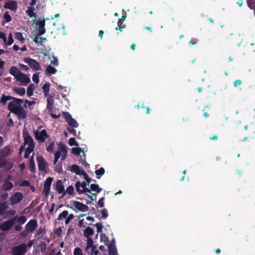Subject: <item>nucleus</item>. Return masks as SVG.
I'll use <instances>...</instances> for the list:
<instances>
[{
	"label": "nucleus",
	"mask_w": 255,
	"mask_h": 255,
	"mask_svg": "<svg viewBox=\"0 0 255 255\" xmlns=\"http://www.w3.org/2000/svg\"><path fill=\"white\" fill-rule=\"evenodd\" d=\"M10 148L7 147L3 148L0 151V155L2 156H6L10 153Z\"/></svg>",
	"instance_id": "f704fd0d"
},
{
	"label": "nucleus",
	"mask_w": 255,
	"mask_h": 255,
	"mask_svg": "<svg viewBox=\"0 0 255 255\" xmlns=\"http://www.w3.org/2000/svg\"><path fill=\"white\" fill-rule=\"evenodd\" d=\"M92 253L91 255H98L99 251L96 250V247L92 248V250L91 251Z\"/></svg>",
	"instance_id": "680f3d73"
},
{
	"label": "nucleus",
	"mask_w": 255,
	"mask_h": 255,
	"mask_svg": "<svg viewBox=\"0 0 255 255\" xmlns=\"http://www.w3.org/2000/svg\"><path fill=\"white\" fill-rule=\"evenodd\" d=\"M4 62L1 61L0 59V76H1L2 74V71H3V65H4Z\"/></svg>",
	"instance_id": "052dcab7"
},
{
	"label": "nucleus",
	"mask_w": 255,
	"mask_h": 255,
	"mask_svg": "<svg viewBox=\"0 0 255 255\" xmlns=\"http://www.w3.org/2000/svg\"><path fill=\"white\" fill-rule=\"evenodd\" d=\"M25 62L27 63L33 70L37 71L39 70L40 65L36 60L31 58H27L25 59Z\"/></svg>",
	"instance_id": "a211bd4d"
},
{
	"label": "nucleus",
	"mask_w": 255,
	"mask_h": 255,
	"mask_svg": "<svg viewBox=\"0 0 255 255\" xmlns=\"http://www.w3.org/2000/svg\"><path fill=\"white\" fill-rule=\"evenodd\" d=\"M69 144L70 146H78V143L76 142L75 140V138L74 137L70 138L69 140Z\"/></svg>",
	"instance_id": "8fccbe9b"
},
{
	"label": "nucleus",
	"mask_w": 255,
	"mask_h": 255,
	"mask_svg": "<svg viewBox=\"0 0 255 255\" xmlns=\"http://www.w3.org/2000/svg\"><path fill=\"white\" fill-rule=\"evenodd\" d=\"M4 8L15 11L17 8V2L13 0H8L4 5Z\"/></svg>",
	"instance_id": "6ab92c4d"
},
{
	"label": "nucleus",
	"mask_w": 255,
	"mask_h": 255,
	"mask_svg": "<svg viewBox=\"0 0 255 255\" xmlns=\"http://www.w3.org/2000/svg\"><path fill=\"white\" fill-rule=\"evenodd\" d=\"M41 35H42L37 34L33 39L34 42H35L38 46H42L46 41V38L41 37Z\"/></svg>",
	"instance_id": "b1692460"
},
{
	"label": "nucleus",
	"mask_w": 255,
	"mask_h": 255,
	"mask_svg": "<svg viewBox=\"0 0 255 255\" xmlns=\"http://www.w3.org/2000/svg\"><path fill=\"white\" fill-rule=\"evenodd\" d=\"M72 172L75 173L77 175H83L84 179L88 183L91 182V179L89 177L87 174L80 167L77 165H73L70 167L69 169Z\"/></svg>",
	"instance_id": "39448f33"
},
{
	"label": "nucleus",
	"mask_w": 255,
	"mask_h": 255,
	"mask_svg": "<svg viewBox=\"0 0 255 255\" xmlns=\"http://www.w3.org/2000/svg\"><path fill=\"white\" fill-rule=\"evenodd\" d=\"M72 152L74 154L78 155H80L81 153H82L83 155L84 156V159L82 160V163L84 165L87 164V163L85 161V153L81 148H79V147L78 148H76V147L72 148Z\"/></svg>",
	"instance_id": "5701e85b"
},
{
	"label": "nucleus",
	"mask_w": 255,
	"mask_h": 255,
	"mask_svg": "<svg viewBox=\"0 0 255 255\" xmlns=\"http://www.w3.org/2000/svg\"><path fill=\"white\" fill-rule=\"evenodd\" d=\"M15 38L18 40L20 43H24L25 41V38L23 37L22 33L16 32L15 33Z\"/></svg>",
	"instance_id": "7c9ffc66"
},
{
	"label": "nucleus",
	"mask_w": 255,
	"mask_h": 255,
	"mask_svg": "<svg viewBox=\"0 0 255 255\" xmlns=\"http://www.w3.org/2000/svg\"><path fill=\"white\" fill-rule=\"evenodd\" d=\"M32 81L35 83L36 84H38L39 80V74L37 73H34L32 76Z\"/></svg>",
	"instance_id": "49530a36"
},
{
	"label": "nucleus",
	"mask_w": 255,
	"mask_h": 255,
	"mask_svg": "<svg viewBox=\"0 0 255 255\" xmlns=\"http://www.w3.org/2000/svg\"><path fill=\"white\" fill-rule=\"evenodd\" d=\"M17 217L15 216L9 220L4 222L0 226V228L3 231L9 230L11 227L16 223Z\"/></svg>",
	"instance_id": "9b49d317"
},
{
	"label": "nucleus",
	"mask_w": 255,
	"mask_h": 255,
	"mask_svg": "<svg viewBox=\"0 0 255 255\" xmlns=\"http://www.w3.org/2000/svg\"><path fill=\"white\" fill-rule=\"evenodd\" d=\"M0 38L2 39L3 42L6 41V37L4 33L0 32Z\"/></svg>",
	"instance_id": "e2e57ef3"
},
{
	"label": "nucleus",
	"mask_w": 255,
	"mask_h": 255,
	"mask_svg": "<svg viewBox=\"0 0 255 255\" xmlns=\"http://www.w3.org/2000/svg\"><path fill=\"white\" fill-rule=\"evenodd\" d=\"M97 232L101 233L102 231L103 225L101 223H97L95 224Z\"/></svg>",
	"instance_id": "5fc2aeb1"
},
{
	"label": "nucleus",
	"mask_w": 255,
	"mask_h": 255,
	"mask_svg": "<svg viewBox=\"0 0 255 255\" xmlns=\"http://www.w3.org/2000/svg\"><path fill=\"white\" fill-rule=\"evenodd\" d=\"M29 185V182L28 181L25 180L20 184L21 186H28Z\"/></svg>",
	"instance_id": "774afa93"
},
{
	"label": "nucleus",
	"mask_w": 255,
	"mask_h": 255,
	"mask_svg": "<svg viewBox=\"0 0 255 255\" xmlns=\"http://www.w3.org/2000/svg\"><path fill=\"white\" fill-rule=\"evenodd\" d=\"M55 166V171L58 173H61L62 171V164L61 163H58V164H56Z\"/></svg>",
	"instance_id": "09e8293b"
},
{
	"label": "nucleus",
	"mask_w": 255,
	"mask_h": 255,
	"mask_svg": "<svg viewBox=\"0 0 255 255\" xmlns=\"http://www.w3.org/2000/svg\"><path fill=\"white\" fill-rule=\"evenodd\" d=\"M23 198L22 193L19 192H15L12 196L9 198L10 204L11 205L17 204L20 203Z\"/></svg>",
	"instance_id": "9d476101"
},
{
	"label": "nucleus",
	"mask_w": 255,
	"mask_h": 255,
	"mask_svg": "<svg viewBox=\"0 0 255 255\" xmlns=\"http://www.w3.org/2000/svg\"><path fill=\"white\" fill-rule=\"evenodd\" d=\"M33 154L32 155L30 161V168L31 171H33L34 169V162L33 159Z\"/></svg>",
	"instance_id": "13d9d810"
},
{
	"label": "nucleus",
	"mask_w": 255,
	"mask_h": 255,
	"mask_svg": "<svg viewBox=\"0 0 255 255\" xmlns=\"http://www.w3.org/2000/svg\"><path fill=\"white\" fill-rule=\"evenodd\" d=\"M67 129L69 131V132H70V133H73L74 135H76V130L74 129L71 128H67Z\"/></svg>",
	"instance_id": "338daca9"
},
{
	"label": "nucleus",
	"mask_w": 255,
	"mask_h": 255,
	"mask_svg": "<svg viewBox=\"0 0 255 255\" xmlns=\"http://www.w3.org/2000/svg\"><path fill=\"white\" fill-rule=\"evenodd\" d=\"M52 178L48 177L44 183L43 193L45 196H47L49 193L50 187L52 182Z\"/></svg>",
	"instance_id": "aec40b11"
},
{
	"label": "nucleus",
	"mask_w": 255,
	"mask_h": 255,
	"mask_svg": "<svg viewBox=\"0 0 255 255\" xmlns=\"http://www.w3.org/2000/svg\"><path fill=\"white\" fill-rule=\"evenodd\" d=\"M57 72V69L51 66V65H48L45 71V74L47 76H49L51 75L56 74Z\"/></svg>",
	"instance_id": "393cba45"
},
{
	"label": "nucleus",
	"mask_w": 255,
	"mask_h": 255,
	"mask_svg": "<svg viewBox=\"0 0 255 255\" xmlns=\"http://www.w3.org/2000/svg\"><path fill=\"white\" fill-rule=\"evenodd\" d=\"M54 102V98L53 96H50L47 98V109L49 110H51L53 107V104Z\"/></svg>",
	"instance_id": "c85d7f7f"
},
{
	"label": "nucleus",
	"mask_w": 255,
	"mask_h": 255,
	"mask_svg": "<svg viewBox=\"0 0 255 255\" xmlns=\"http://www.w3.org/2000/svg\"><path fill=\"white\" fill-rule=\"evenodd\" d=\"M95 246H93V240L92 239H88L87 240V246L85 249V252L86 253H89V251L92 250L93 248H95Z\"/></svg>",
	"instance_id": "a878e982"
},
{
	"label": "nucleus",
	"mask_w": 255,
	"mask_h": 255,
	"mask_svg": "<svg viewBox=\"0 0 255 255\" xmlns=\"http://www.w3.org/2000/svg\"><path fill=\"white\" fill-rule=\"evenodd\" d=\"M9 73L23 86H26L30 82L29 77L26 74L22 73L17 67L13 66L10 68Z\"/></svg>",
	"instance_id": "f03ea898"
},
{
	"label": "nucleus",
	"mask_w": 255,
	"mask_h": 255,
	"mask_svg": "<svg viewBox=\"0 0 255 255\" xmlns=\"http://www.w3.org/2000/svg\"><path fill=\"white\" fill-rule=\"evenodd\" d=\"M13 184L11 182L6 180L4 182L3 185V189L5 190H9L13 187Z\"/></svg>",
	"instance_id": "2f4dec72"
},
{
	"label": "nucleus",
	"mask_w": 255,
	"mask_h": 255,
	"mask_svg": "<svg viewBox=\"0 0 255 255\" xmlns=\"http://www.w3.org/2000/svg\"><path fill=\"white\" fill-rule=\"evenodd\" d=\"M50 60L51 64H53L54 66L57 67L58 65L59 62L56 57L53 56L50 58Z\"/></svg>",
	"instance_id": "79ce46f5"
},
{
	"label": "nucleus",
	"mask_w": 255,
	"mask_h": 255,
	"mask_svg": "<svg viewBox=\"0 0 255 255\" xmlns=\"http://www.w3.org/2000/svg\"><path fill=\"white\" fill-rule=\"evenodd\" d=\"M90 191L95 192L91 195H88V197L92 200H94L96 198L97 194L102 191V188H100L98 184H92L90 186Z\"/></svg>",
	"instance_id": "ddd939ff"
},
{
	"label": "nucleus",
	"mask_w": 255,
	"mask_h": 255,
	"mask_svg": "<svg viewBox=\"0 0 255 255\" xmlns=\"http://www.w3.org/2000/svg\"><path fill=\"white\" fill-rule=\"evenodd\" d=\"M36 25L38 26V34L43 35L45 33L46 30L44 27L45 25V20L44 19L39 18L36 23Z\"/></svg>",
	"instance_id": "dca6fc26"
},
{
	"label": "nucleus",
	"mask_w": 255,
	"mask_h": 255,
	"mask_svg": "<svg viewBox=\"0 0 255 255\" xmlns=\"http://www.w3.org/2000/svg\"><path fill=\"white\" fill-rule=\"evenodd\" d=\"M57 89L60 92L63 98L67 96L69 94V89L67 87H63L57 84Z\"/></svg>",
	"instance_id": "412c9836"
},
{
	"label": "nucleus",
	"mask_w": 255,
	"mask_h": 255,
	"mask_svg": "<svg viewBox=\"0 0 255 255\" xmlns=\"http://www.w3.org/2000/svg\"><path fill=\"white\" fill-rule=\"evenodd\" d=\"M37 222L36 220L32 219L30 220L25 225V229L29 231V233H32L37 228Z\"/></svg>",
	"instance_id": "f3484780"
},
{
	"label": "nucleus",
	"mask_w": 255,
	"mask_h": 255,
	"mask_svg": "<svg viewBox=\"0 0 255 255\" xmlns=\"http://www.w3.org/2000/svg\"><path fill=\"white\" fill-rule=\"evenodd\" d=\"M50 84L48 82H46L42 86V89L43 91H49Z\"/></svg>",
	"instance_id": "864d4df0"
},
{
	"label": "nucleus",
	"mask_w": 255,
	"mask_h": 255,
	"mask_svg": "<svg viewBox=\"0 0 255 255\" xmlns=\"http://www.w3.org/2000/svg\"><path fill=\"white\" fill-rule=\"evenodd\" d=\"M35 89V87L34 84H30L27 88V94L28 96L30 97L33 95V91Z\"/></svg>",
	"instance_id": "473e14b6"
},
{
	"label": "nucleus",
	"mask_w": 255,
	"mask_h": 255,
	"mask_svg": "<svg viewBox=\"0 0 255 255\" xmlns=\"http://www.w3.org/2000/svg\"><path fill=\"white\" fill-rule=\"evenodd\" d=\"M37 161L39 169L41 171L46 172L48 166L47 162L45 159L41 156H38L37 157Z\"/></svg>",
	"instance_id": "f8f14e48"
},
{
	"label": "nucleus",
	"mask_w": 255,
	"mask_h": 255,
	"mask_svg": "<svg viewBox=\"0 0 255 255\" xmlns=\"http://www.w3.org/2000/svg\"><path fill=\"white\" fill-rule=\"evenodd\" d=\"M3 42L7 46L10 45H11L13 43V39L12 34L11 33H9L8 34V39L7 40L6 39V41L5 42Z\"/></svg>",
	"instance_id": "e433bc0d"
},
{
	"label": "nucleus",
	"mask_w": 255,
	"mask_h": 255,
	"mask_svg": "<svg viewBox=\"0 0 255 255\" xmlns=\"http://www.w3.org/2000/svg\"><path fill=\"white\" fill-rule=\"evenodd\" d=\"M56 190L59 194H62V196L65 195V189L63 182L61 180H59L57 181L56 185Z\"/></svg>",
	"instance_id": "4be33fe9"
},
{
	"label": "nucleus",
	"mask_w": 255,
	"mask_h": 255,
	"mask_svg": "<svg viewBox=\"0 0 255 255\" xmlns=\"http://www.w3.org/2000/svg\"><path fill=\"white\" fill-rule=\"evenodd\" d=\"M35 138L40 142H44L46 138L48 137V135L45 129H37L34 131Z\"/></svg>",
	"instance_id": "6e6552de"
},
{
	"label": "nucleus",
	"mask_w": 255,
	"mask_h": 255,
	"mask_svg": "<svg viewBox=\"0 0 255 255\" xmlns=\"http://www.w3.org/2000/svg\"><path fill=\"white\" fill-rule=\"evenodd\" d=\"M3 18L4 19V21L5 22H8L11 21V17L10 14H9L8 11H6L3 14Z\"/></svg>",
	"instance_id": "a19ab883"
},
{
	"label": "nucleus",
	"mask_w": 255,
	"mask_h": 255,
	"mask_svg": "<svg viewBox=\"0 0 255 255\" xmlns=\"http://www.w3.org/2000/svg\"><path fill=\"white\" fill-rule=\"evenodd\" d=\"M108 251L109 255H117V251L116 245H109Z\"/></svg>",
	"instance_id": "c756f323"
},
{
	"label": "nucleus",
	"mask_w": 255,
	"mask_h": 255,
	"mask_svg": "<svg viewBox=\"0 0 255 255\" xmlns=\"http://www.w3.org/2000/svg\"><path fill=\"white\" fill-rule=\"evenodd\" d=\"M12 99H13L12 96L3 95L0 100V103L5 105L7 101L11 100Z\"/></svg>",
	"instance_id": "72a5a7b5"
},
{
	"label": "nucleus",
	"mask_w": 255,
	"mask_h": 255,
	"mask_svg": "<svg viewBox=\"0 0 255 255\" xmlns=\"http://www.w3.org/2000/svg\"><path fill=\"white\" fill-rule=\"evenodd\" d=\"M45 233V230L44 228H40L35 234V237L38 238H41L44 236Z\"/></svg>",
	"instance_id": "c9c22d12"
},
{
	"label": "nucleus",
	"mask_w": 255,
	"mask_h": 255,
	"mask_svg": "<svg viewBox=\"0 0 255 255\" xmlns=\"http://www.w3.org/2000/svg\"><path fill=\"white\" fill-rule=\"evenodd\" d=\"M12 91L19 96H23L25 94V90L24 88L14 87Z\"/></svg>",
	"instance_id": "bb28decb"
},
{
	"label": "nucleus",
	"mask_w": 255,
	"mask_h": 255,
	"mask_svg": "<svg viewBox=\"0 0 255 255\" xmlns=\"http://www.w3.org/2000/svg\"><path fill=\"white\" fill-rule=\"evenodd\" d=\"M105 173V169L103 167H101L99 169L95 171L96 174L98 176L97 178L99 179L100 177Z\"/></svg>",
	"instance_id": "58836bf2"
},
{
	"label": "nucleus",
	"mask_w": 255,
	"mask_h": 255,
	"mask_svg": "<svg viewBox=\"0 0 255 255\" xmlns=\"http://www.w3.org/2000/svg\"><path fill=\"white\" fill-rule=\"evenodd\" d=\"M54 143L53 141L50 142L49 144L46 148V150L48 152H52L53 150Z\"/></svg>",
	"instance_id": "3c124183"
},
{
	"label": "nucleus",
	"mask_w": 255,
	"mask_h": 255,
	"mask_svg": "<svg viewBox=\"0 0 255 255\" xmlns=\"http://www.w3.org/2000/svg\"><path fill=\"white\" fill-rule=\"evenodd\" d=\"M74 255H83L82 250L79 248H76L74 249L73 252Z\"/></svg>",
	"instance_id": "de8ad7c7"
},
{
	"label": "nucleus",
	"mask_w": 255,
	"mask_h": 255,
	"mask_svg": "<svg viewBox=\"0 0 255 255\" xmlns=\"http://www.w3.org/2000/svg\"><path fill=\"white\" fill-rule=\"evenodd\" d=\"M63 114L65 120L71 127L73 128L78 127V123L75 119L72 118L71 116L68 113H64Z\"/></svg>",
	"instance_id": "2eb2a0df"
},
{
	"label": "nucleus",
	"mask_w": 255,
	"mask_h": 255,
	"mask_svg": "<svg viewBox=\"0 0 255 255\" xmlns=\"http://www.w3.org/2000/svg\"><path fill=\"white\" fill-rule=\"evenodd\" d=\"M74 191V189L73 186H69L67 189L65 191V194H68L69 195H72L73 194Z\"/></svg>",
	"instance_id": "37998d69"
},
{
	"label": "nucleus",
	"mask_w": 255,
	"mask_h": 255,
	"mask_svg": "<svg viewBox=\"0 0 255 255\" xmlns=\"http://www.w3.org/2000/svg\"><path fill=\"white\" fill-rule=\"evenodd\" d=\"M27 251V246L25 244H21L12 248V255H24Z\"/></svg>",
	"instance_id": "423d86ee"
},
{
	"label": "nucleus",
	"mask_w": 255,
	"mask_h": 255,
	"mask_svg": "<svg viewBox=\"0 0 255 255\" xmlns=\"http://www.w3.org/2000/svg\"><path fill=\"white\" fill-rule=\"evenodd\" d=\"M11 100L12 101L8 103V110L11 113L16 115L18 119H25L26 117V113L22 107L23 100L14 97H13Z\"/></svg>",
	"instance_id": "f257e3e1"
},
{
	"label": "nucleus",
	"mask_w": 255,
	"mask_h": 255,
	"mask_svg": "<svg viewBox=\"0 0 255 255\" xmlns=\"http://www.w3.org/2000/svg\"><path fill=\"white\" fill-rule=\"evenodd\" d=\"M75 187L77 191L79 194H85L86 195H88L89 193H91L90 189L87 187H84V186L82 185V184H81L80 182H77L76 183Z\"/></svg>",
	"instance_id": "4468645a"
},
{
	"label": "nucleus",
	"mask_w": 255,
	"mask_h": 255,
	"mask_svg": "<svg viewBox=\"0 0 255 255\" xmlns=\"http://www.w3.org/2000/svg\"><path fill=\"white\" fill-rule=\"evenodd\" d=\"M100 240L101 242L104 243H107L109 240L108 237L105 234H101L100 235Z\"/></svg>",
	"instance_id": "a18cd8bd"
},
{
	"label": "nucleus",
	"mask_w": 255,
	"mask_h": 255,
	"mask_svg": "<svg viewBox=\"0 0 255 255\" xmlns=\"http://www.w3.org/2000/svg\"><path fill=\"white\" fill-rule=\"evenodd\" d=\"M70 208L76 212H87L89 207L86 205L77 201H71Z\"/></svg>",
	"instance_id": "20e7f679"
},
{
	"label": "nucleus",
	"mask_w": 255,
	"mask_h": 255,
	"mask_svg": "<svg viewBox=\"0 0 255 255\" xmlns=\"http://www.w3.org/2000/svg\"><path fill=\"white\" fill-rule=\"evenodd\" d=\"M35 102L33 101H29L27 100L25 101L24 107L27 108L28 107L30 109L33 108V106L35 104Z\"/></svg>",
	"instance_id": "ea45409f"
},
{
	"label": "nucleus",
	"mask_w": 255,
	"mask_h": 255,
	"mask_svg": "<svg viewBox=\"0 0 255 255\" xmlns=\"http://www.w3.org/2000/svg\"><path fill=\"white\" fill-rule=\"evenodd\" d=\"M29 233V231H27L26 229L22 232L21 233V235L24 238H25L27 236L28 234Z\"/></svg>",
	"instance_id": "0e129e2a"
},
{
	"label": "nucleus",
	"mask_w": 255,
	"mask_h": 255,
	"mask_svg": "<svg viewBox=\"0 0 255 255\" xmlns=\"http://www.w3.org/2000/svg\"><path fill=\"white\" fill-rule=\"evenodd\" d=\"M16 217H17L16 220H17V222L20 224H24L26 221V218L25 216H21L18 218L17 216H16Z\"/></svg>",
	"instance_id": "c03bdc74"
},
{
	"label": "nucleus",
	"mask_w": 255,
	"mask_h": 255,
	"mask_svg": "<svg viewBox=\"0 0 255 255\" xmlns=\"http://www.w3.org/2000/svg\"><path fill=\"white\" fill-rule=\"evenodd\" d=\"M7 170H9L12 167V164L11 162L6 160V163L4 165Z\"/></svg>",
	"instance_id": "bf43d9fd"
},
{
	"label": "nucleus",
	"mask_w": 255,
	"mask_h": 255,
	"mask_svg": "<svg viewBox=\"0 0 255 255\" xmlns=\"http://www.w3.org/2000/svg\"><path fill=\"white\" fill-rule=\"evenodd\" d=\"M93 229L91 227H88L84 232V235L88 240V239H92L91 237L93 235Z\"/></svg>",
	"instance_id": "cd10ccee"
},
{
	"label": "nucleus",
	"mask_w": 255,
	"mask_h": 255,
	"mask_svg": "<svg viewBox=\"0 0 255 255\" xmlns=\"http://www.w3.org/2000/svg\"><path fill=\"white\" fill-rule=\"evenodd\" d=\"M98 204L101 207H103L104 206V198H101L98 201Z\"/></svg>",
	"instance_id": "69168bd1"
},
{
	"label": "nucleus",
	"mask_w": 255,
	"mask_h": 255,
	"mask_svg": "<svg viewBox=\"0 0 255 255\" xmlns=\"http://www.w3.org/2000/svg\"><path fill=\"white\" fill-rule=\"evenodd\" d=\"M68 215V212L66 210L63 211L62 213H61L58 218V220H62L64 219H65L67 216Z\"/></svg>",
	"instance_id": "4c0bfd02"
},
{
	"label": "nucleus",
	"mask_w": 255,
	"mask_h": 255,
	"mask_svg": "<svg viewBox=\"0 0 255 255\" xmlns=\"http://www.w3.org/2000/svg\"><path fill=\"white\" fill-rule=\"evenodd\" d=\"M23 139L24 146H27L25 149H27L28 151H33L35 144L34 141L31 136H30L27 133H23Z\"/></svg>",
	"instance_id": "0eeeda50"
},
{
	"label": "nucleus",
	"mask_w": 255,
	"mask_h": 255,
	"mask_svg": "<svg viewBox=\"0 0 255 255\" xmlns=\"http://www.w3.org/2000/svg\"><path fill=\"white\" fill-rule=\"evenodd\" d=\"M6 163V160L3 158H0V168L4 166V165Z\"/></svg>",
	"instance_id": "4d7b16f0"
},
{
	"label": "nucleus",
	"mask_w": 255,
	"mask_h": 255,
	"mask_svg": "<svg viewBox=\"0 0 255 255\" xmlns=\"http://www.w3.org/2000/svg\"><path fill=\"white\" fill-rule=\"evenodd\" d=\"M73 218L74 215L72 214L67 216V217L65 218V224L68 225L70 221L73 219Z\"/></svg>",
	"instance_id": "603ef678"
},
{
	"label": "nucleus",
	"mask_w": 255,
	"mask_h": 255,
	"mask_svg": "<svg viewBox=\"0 0 255 255\" xmlns=\"http://www.w3.org/2000/svg\"><path fill=\"white\" fill-rule=\"evenodd\" d=\"M67 151L65 146L62 144H59L58 147V150L54 155V163L56 164L59 158L61 157V160H64L67 156Z\"/></svg>",
	"instance_id": "7ed1b4c3"
},
{
	"label": "nucleus",
	"mask_w": 255,
	"mask_h": 255,
	"mask_svg": "<svg viewBox=\"0 0 255 255\" xmlns=\"http://www.w3.org/2000/svg\"><path fill=\"white\" fill-rule=\"evenodd\" d=\"M102 217L103 218H107L108 216V211L106 209H103L101 211Z\"/></svg>",
	"instance_id": "6e6d98bb"
},
{
	"label": "nucleus",
	"mask_w": 255,
	"mask_h": 255,
	"mask_svg": "<svg viewBox=\"0 0 255 255\" xmlns=\"http://www.w3.org/2000/svg\"><path fill=\"white\" fill-rule=\"evenodd\" d=\"M38 9V5L36 3V0H31L30 6L28 7L26 12L31 17L36 16L35 11Z\"/></svg>",
	"instance_id": "1a4fd4ad"
}]
</instances>
